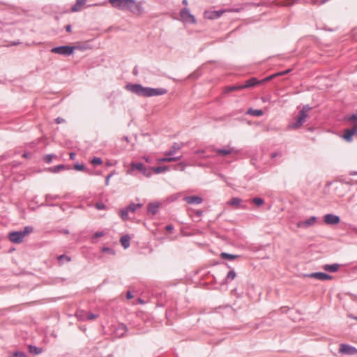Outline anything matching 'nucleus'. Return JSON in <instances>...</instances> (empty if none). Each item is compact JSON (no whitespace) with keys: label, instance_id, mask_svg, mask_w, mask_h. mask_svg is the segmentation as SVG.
<instances>
[{"label":"nucleus","instance_id":"f257e3e1","mask_svg":"<svg viewBox=\"0 0 357 357\" xmlns=\"http://www.w3.org/2000/svg\"><path fill=\"white\" fill-rule=\"evenodd\" d=\"M125 88L128 91L143 97L162 96L167 93V90L164 88L144 87L139 84H128L126 85Z\"/></svg>","mask_w":357,"mask_h":357},{"label":"nucleus","instance_id":"f03ea898","mask_svg":"<svg viewBox=\"0 0 357 357\" xmlns=\"http://www.w3.org/2000/svg\"><path fill=\"white\" fill-rule=\"evenodd\" d=\"M109 2L113 8L119 10H128L132 13H141L142 11V7L135 0H109Z\"/></svg>","mask_w":357,"mask_h":357},{"label":"nucleus","instance_id":"7ed1b4c3","mask_svg":"<svg viewBox=\"0 0 357 357\" xmlns=\"http://www.w3.org/2000/svg\"><path fill=\"white\" fill-rule=\"evenodd\" d=\"M33 228L31 226H26L22 231H15L9 233V240L14 243H20L24 237L32 233Z\"/></svg>","mask_w":357,"mask_h":357},{"label":"nucleus","instance_id":"20e7f679","mask_svg":"<svg viewBox=\"0 0 357 357\" xmlns=\"http://www.w3.org/2000/svg\"><path fill=\"white\" fill-rule=\"evenodd\" d=\"M138 171L142 175L146 177H150L152 175L151 168H147L143 163L142 162H132L130 163L129 169L127 170V174L130 175H135V171Z\"/></svg>","mask_w":357,"mask_h":357},{"label":"nucleus","instance_id":"39448f33","mask_svg":"<svg viewBox=\"0 0 357 357\" xmlns=\"http://www.w3.org/2000/svg\"><path fill=\"white\" fill-rule=\"evenodd\" d=\"M310 109L311 108L309 105H304L302 109L299 112L296 121L294 123H293L290 126V127L294 129H298L301 128L302 125L305 123L307 117V113Z\"/></svg>","mask_w":357,"mask_h":357},{"label":"nucleus","instance_id":"423d86ee","mask_svg":"<svg viewBox=\"0 0 357 357\" xmlns=\"http://www.w3.org/2000/svg\"><path fill=\"white\" fill-rule=\"evenodd\" d=\"M74 50L75 47L73 46L63 45L53 47L51 50V52L67 56L71 55Z\"/></svg>","mask_w":357,"mask_h":357},{"label":"nucleus","instance_id":"0eeeda50","mask_svg":"<svg viewBox=\"0 0 357 357\" xmlns=\"http://www.w3.org/2000/svg\"><path fill=\"white\" fill-rule=\"evenodd\" d=\"M180 17L181 20L185 23L195 24L196 20L193 15H192L187 8H183L180 11Z\"/></svg>","mask_w":357,"mask_h":357},{"label":"nucleus","instance_id":"6e6552de","mask_svg":"<svg viewBox=\"0 0 357 357\" xmlns=\"http://www.w3.org/2000/svg\"><path fill=\"white\" fill-rule=\"evenodd\" d=\"M306 278H314L319 280H330L333 279V277L327 273H321V272H316L312 273L309 274H305L304 275Z\"/></svg>","mask_w":357,"mask_h":357},{"label":"nucleus","instance_id":"1a4fd4ad","mask_svg":"<svg viewBox=\"0 0 357 357\" xmlns=\"http://www.w3.org/2000/svg\"><path fill=\"white\" fill-rule=\"evenodd\" d=\"M324 222L328 225H336L340 222V218L338 215L328 213L324 216Z\"/></svg>","mask_w":357,"mask_h":357},{"label":"nucleus","instance_id":"9d476101","mask_svg":"<svg viewBox=\"0 0 357 357\" xmlns=\"http://www.w3.org/2000/svg\"><path fill=\"white\" fill-rule=\"evenodd\" d=\"M339 352L349 355H355L357 354V349L349 344H341Z\"/></svg>","mask_w":357,"mask_h":357},{"label":"nucleus","instance_id":"9b49d317","mask_svg":"<svg viewBox=\"0 0 357 357\" xmlns=\"http://www.w3.org/2000/svg\"><path fill=\"white\" fill-rule=\"evenodd\" d=\"M213 151L220 155L226 156L232 153H237L238 151L233 147L227 146L223 149H213Z\"/></svg>","mask_w":357,"mask_h":357},{"label":"nucleus","instance_id":"f8f14e48","mask_svg":"<svg viewBox=\"0 0 357 357\" xmlns=\"http://www.w3.org/2000/svg\"><path fill=\"white\" fill-rule=\"evenodd\" d=\"M316 221L317 218L315 216H312L304 221L298 222L297 223V227L301 228H307L314 225Z\"/></svg>","mask_w":357,"mask_h":357},{"label":"nucleus","instance_id":"ddd939ff","mask_svg":"<svg viewBox=\"0 0 357 357\" xmlns=\"http://www.w3.org/2000/svg\"><path fill=\"white\" fill-rule=\"evenodd\" d=\"M259 83H260V82H259V80H257V78L252 77V78L246 80L245 82V84H239V86L238 88L243 89H248V88L255 86V85H257V84H259Z\"/></svg>","mask_w":357,"mask_h":357},{"label":"nucleus","instance_id":"4468645a","mask_svg":"<svg viewBox=\"0 0 357 357\" xmlns=\"http://www.w3.org/2000/svg\"><path fill=\"white\" fill-rule=\"evenodd\" d=\"M183 200L189 204H200L203 202V199L199 196L185 197Z\"/></svg>","mask_w":357,"mask_h":357},{"label":"nucleus","instance_id":"2eb2a0df","mask_svg":"<svg viewBox=\"0 0 357 357\" xmlns=\"http://www.w3.org/2000/svg\"><path fill=\"white\" fill-rule=\"evenodd\" d=\"M356 130L354 126L351 129H346L342 137L347 142H351L352 141V137L356 135Z\"/></svg>","mask_w":357,"mask_h":357},{"label":"nucleus","instance_id":"dca6fc26","mask_svg":"<svg viewBox=\"0 0 357 357\" xmlns=\"http://www.w3.org/2000/svg\"><path fill=\"white\" fill-rule=\"evenodd\" d=\"M182 146L176 142H174L169 150L164 153L166 156L173 157V155L181 149Z\"/></svg>","mask_w":357,"mask_h":357},{"label":"nucleus","instance_id":"f3484780","mask_svg":"<svg viewBox=\"0 0 357 357\" xmlns=\"http://www.w3.org/2000/svg\"><path fill=\"white\" fill-rule=\"evenodd\" d=\"M182 158V155L179 156H175V157H170V156H166L164 158H158V162H176L178 161Z\"/></svg>","mask_w":357,"mask_h":357},{"label":"nucleus","instance_id":"a211bd4d","mask_svg":"<svg viewBox=\"0 0 357 357\" xmlns=\"http://www.w3.org/2000/svg\"><path fill=\"white\" fill-rule=\"evenodd\" d=\"M340 268V264H325L323 266L322 268L328 272L335 273L338 271Z\"/></svg>","mask_w":357,"mask_h":357},{"label":"nucleus","instance_id":"6ab92c4d","mask_svg":"<svg viewBox=\"0 0 357 357\" xmlns=\"http://www.w3.org/2000/svg\"><path fill=\"white\" fill-rule=\"evenodd\" d=\"M86 2V0H76V3L71 8V11L74 13L79 11Z\"/></svg>","mask_w":357,"mask_h":357},{"label":"nucleus","instance_id":"aec40b11","mask_svg":"<svg viewBox=\"0 0 357 357\" xmlns=\"http://www.w3.org/2000/svg\"><path fill=\"white\" fill-rule=\"evenodd\" d=\"M241 202H242V200L240 198H238V197H233L232 199H231L228 202L227 204L229 205H231V206H235L240 207L241 208L245 209V206L241 205Z\"/></svg>","mask_w":357,"mask_h":357},{"label":"nucleus","instance_id":"412c9836","mask_svg":"<svg viewBox=\"0 0 357 357\" xmlns=\"http://www.w3.org/2000/svg\"><path fill=\"white\" fill-rule=\"evenodd\" d=\"M158 208H159L158 204L149 203L148 205V211L153 215H155V213H157Z\"/></svg>","mask_w":357,"mask_h":357},{"label":"nucleus","instance_id":"4be33fe9","mask_svg":"<svg viewBox=\"0 0 357 357\" xmlns=\"http://www.w3.org/2000/svg\"><path fill=\"white\" fill-rule=\"evenodd\" d=\"M127 331V326L125 324H121L119 326L118 328L116 329V334L119 337H122L125 335Z\"/></svg>","mask_w":357,"mask_h":357},{"label":"nucleus","instance_id":"5701e85b","mask_svg":"<svg viewBox=\"0 0 357 357\" xmlns=\"http://www.w3.org/2000/svg\"><path fill=\"white\" fill-rule=\"evenodd\" d=\"M120 242L125 249L128 248L130 246V236L128 235L121 236Z\"/></svg>","mask_w":357,"mask_h":357},{"label":"nucleus","instance_id":"b1692460","mask_svg":"<svg viewBox=\"0 0 357 357\" xmlns=\"http://www.w3.org/2000/svg\"><path fill=\"white\" fill-rule=\"evenodd\" d=\"M151 173L153 172L155 174H160L163 172L168 171L169 167L168 166H159L156 167H151Z\"/></svg>","mask_w":357,"mask_h":357},{"label":"nucleus","instance_id":"393cba45","mask_svg":"<svg viewBox=\"0 0 357 357\" xmlns=\"http://www.w3.org/2000/svg\"><path fill=\"white\" fill-rule=\"evenodd\" d=\"M220 257L223 259H228V260H234L235 259H237L239 256L232 254H229L227 252H222L220 254Z\"/></svg>","mask_w":357,"mask_h":357},{"label":"nucleus","instance_id":"a878e982","mask_svg":"<svg viewBox=\"0 0 357 357\" xmlns=\"http://www.w3.org/2000/svg\"><path fill=\"white\" fill-rule=\"evenodd\" d=\"M142 206L141 204H134L132 203L129 204L126 208L128 212L135 213L136 210Z\"/></svg>","mask_w":357,"mask_h":357},{"label":"nucleus","instance_id":"bb28decb","mask_svg":"<svg viewBox=\"0 0 357 357\" xmlns=\"http://www.w3.org/2000/svg\"><path fill=\"white\" fill-rule=\"evenodd\" d=\"M247 113L255 116H260L263 115V111L261 109H254L252 108H250Z\"/></svg>","mask_w":357,"mask_h":357},{"label":"nucleus","instance_id":"cd10ccee","mask_svg":"<svg viewBox=\"0 0 357 357\" xmlns=\"http://www.w3.org/2000/svg\"><path fill=\"white\" fill-rule=\"evenodd\" d=\"M224 12L225 10L214 11L213 13H210L209 15H208V13H206V15L209 19L219 18Z\"/></svg>","mask_w":357,"mask_h":357},{"label":"nucleus","instance_id":"c85d7f7f","mask_svg":"<svg viewBox=\"0 0 357 357\" xmlns=\"http://www.w3.org/2000/svg\"><path fill=\"white\" fill-rule=\"evenodd\" d=\"M29 350L30 353L34 354H39L42 353V351H43V349L41 348L33 346V345L29 346Z\"/></svg>","mask_w":357,"mask_h":357},{"label":"nucleus","instance_id":"c756f323","mask_svg":"<svg viewBox=\"0 0 357 357\" xmlns=\"http://www.w3.org/2000/svg\"><path fill=\"white\" fill-rule=\"evenodd\" d=\"M251 202L254 203L257 206H260L264 204V200L261 197H255L251 199Z\"/></svg>","mask_w":357,"mask_h":357},{"label":"nucleus","instance_id":"7c9ffc66","mask_svg":"<svg viewBox=\"0 0 357 357\" xmlns=\"http://www.w3.org/2000/svg\"><path fill=\"white\" fill-rule=\"evenodd\" d=\"M128 213L129 212L126 208H123L120 211V215L123 220H127L129 218Z\"/></svg>","mask_w":357,"mask_h":357},{"label":"nucleus","instance_id":"2f4dec72","mask_svg":"<svg viewBox=\"0 0 357 357\" xmlns=\"http://www.w3.org/2000/svg\"><path fill=\"white\" fill-rule=\"evenodd\" d=\"M345 119L347 120L348 121H351L353 126L357 123V116L355 115V114L347 115L345 117Z\"/></svg>","mask_w":357,"mask_h":357},{"label":"nucleus","instance_id":"473e14b6","mask_svg":"<svg viewBox=\"0 0 357 357\" xmlns=\"http://www.w3.org/2000/svg\"><path fill=\"white\" fill-rule=\"evenodd\" d=\"M65 169V166L63 165H59L56 166H54L50 169V171L54 173H57L61 170H63Z\"/></svg>","mask_w":357,"mask_h":357},{"label":"nucleus","instance_id":"72a5a7b5","mask_svg":"<svg viewBox=\"0 0 357 357\" xmlns=\"http://www.w3.org/2000/svg\"><path fill=\"white\" fill-rule=\"evenodd\" d=\"M236 278V273L234 270H231L226 276V280H233Z\"/></svg>","mask_w":357,"mask_h":357},{"label":"nucleus","instance_id":"f704fd0d","mask_svg":"<svg viewBox=\"0 0 357 357\" xmlns=\"http://www.w3.org/2000/svg\"><path fill=\"white\" fill-rule=\"evenodd\" d=\"M56 157L54 154H48L43 157V160L45 162L50 164L52 162L53 158Z\"/></svg>","mask_w":357,"mask_h":357},{"label":"nucleus","instance_id":"c9c22d12","mask_svg":"<svg viewBox=\"0 0 357 357\" xmlns=\"http://www.w3.org/2000/svg\"><path fill=\"white\" fill-rule=\"evenodd\" d=\"M77 317L79 320L86 321V312L83 310L78 311L77 313Z\"/></svg>","mask_w":357,"mask_h":357},{"label":"nucleus","instance_id":"e433bc0d","mask_svg":"<svg viewBox=\"0 0 357 357\" xmlns=\"http://www.w3.org/2000/svg\"><path fill=\"white\" fill-rule=\"evenodd\" d=\"M98 317V315L91 312H86V320H93Z\"/></svg>","mask_w":357,"mask_h":357},{"label":"nucleus","instance_id":"4c0bfd02","mask_svg":"<svg viewBox=\"0 0 357 357\" xmlns=\"http://www.w3.org/2000/svg\"><path fill=\"white\" fill-rule=\"evenodd\" d=\"M75 169L76 170H78V171H86L89 174H90L89 170L86 169L85 166L83 164H76V165H75Z\"/></svg>","mask_w":357,"mask_h":357},{"label":"nucleus","instance_id":"58836bf2","mask_svg":"<svg viewBox=\"0 0 357 357\" xmlns=\"http://www.w3.org/2000/svg\"><path fill=\"white\" fill-rule=\"evenodd\" d=\"M91 162L93 165H98L102 164V160L100 158L95 157L91 160Z\"/></svg>","mask_w":357,"mask_h":357},{"label":"nucleus","instance_id":"ea45409f","mask_svg":"<svg viewBox=\"0 0 357 357\" xmlns=\"http://www.w3.org/2000/svg\"><path fill=\"white\" fill-rule=\"evenodd\" d=\"M95 207L98 210H103V209L106 208L105 204L104 203H102V202H97L95 204Z\"/></svg>","mask_w":357,"mask_h":357},{"label":"nucleus","instance_id":"a19ab883","mask_svg":"<svg viewBox=\"0 0 357 357\" xmlns=\"http://www.w3.org/2000/svg\"><path fill=\"white\" fill-rule=\"evenodd\" d=\"M58 260L61 262L63 259H65L66 261H70V257L68 256H66L65 255H61L59 257H57Z\"/></svg>","mask_w":357,"mask_h":357},{"label":"nucleus","instance_id":"79ce46f5","mask_svg":"<svg viewBox=\"0 0 357 357\" xmlns=\"http://www.w3.org/2000/svg\"><path fill=\"white\" fill-rule=\"evenodd\" d=\"M238 86H239V84L238 85H236V86H228L227 88L226 91L227 92H230V91H236V90H242L243 89H238Z\"/></svg>","mask_w":357,"mask_h":357},{"label":"nucleus","instance_id":"37998d69","mask_svg":"<svg viewBox=\"0 0 357 357\" xmlns=\"http://www.w3.org/2000/svg\"><path fill=\"white\" fill-rule=\"evenodd\" d=\"M115 174L116 172L114 171L106 176L105 181L106 185H109L110 178L113 176Z\"/></svg>","mask_w":357,"mask_h":357},{"label":"nucleus","instance_id":"c03bdc74","mask_svg":"<svg viewBox=\"0 0 357 357\" xmlns=\"http://www.w3.org/2000/svg\"><path fill=\"white\" fill-rule=\"evenodd\" d=\"M13 357H26V355L24 352L16 351L13 354Z\"/></svg>","mask_w":357,"mask_h":357},{"label":"nucleus","instance_id":"a18cd8bd","mask_svg":"<svg viewBox=\"0 0 357 357\" xmlns=\"http://www.w3.org/2000/svg\"><path fill=\"white\" fill-rule=\"evenodd\" d=\"M105 235L104 231H97L93 235V238H96Z\"/></svg>","mask_w":357,"mask_h":357},{"label":"nucleus","instance_id":"49530a36","mask_svg":"<svg viewBox=\"0 0 357 357\" xmlns=\"http://www.w3.org/2000/svg\"><path fill=\"white\" fill-rule=\"evenodd\" d=\"M58 198V196L57 195H55V196H53L52 195H46V199L48 200V199H56Z\"/></svg>","mask_w":357,"mask_h":357},{"label":"nucleus","instance_id":"de8ad7c7","mask_svg":"<svg viewBox=\"0 0 357 357\" xmlns=\"http://www.w3.org/2000/svg\"><path fill=\"white\" fill-rule=\"evenodd\" d=\"M102 252L114 254V251L109 248H103Z\"/></svg>","mask_w":357,"mask_h":357},{"label":"nucleus","instance_id":"09e8293b","mask_svg":"<svg viewBox=\"0 0 357 357\" xmlns=\"http://www.w3.org/2000/svg\"><path fill=\"white\" fill-rule=\"evenodd\" d=\"M55 122L58 124L65 122V120L61 117H57L55 119Z\"/></svg>","mask_w":357,"mask_h":357},{"label":"nucleus","instance_id":"8fccbe9b","mask_svg":"<svg viewBox=\"0 0 357 357\" xmlns=\"http://www.w3.org/2000/svg\"><path fill=\"white\" fill-rule=\"evenodd\" d=\"M165 229H166V230H167V231H172L173 230L174 227H173V226H172V225H167V226L165 227Z\"/></svg>","mask_w":357,"mask_h":357},{"label":"nucleus","instance_id":"3c124183","mask_svg":"<svg viewBox=\"0 0 357 357\" xmlns=\"http://www.w3.org/2000/svg\"><path fill=\"white\" fill-rule=\"evenodd\" d=\"M204 153H205V151L203 149L197 150V151H195V154H196V155L203 154Z\"/></svg>","mask_w":357,"mask_h":357},{"label":"nucleus","instance_id":"603ef678","mask_svg":"<svg viewBox=\"0 0 357 357\" xmlns=\"http://www.w3.org/2000/svg\"><path fill=\"white\" fill-rule=\"evenodd\" d=\"M271 80V77H266V78H264V79L262 80H260V83H264V82H268Z\"/></svg>","mask_w":357,"mask_h":357},{"label":"nucleus","instance_id":"864d4df0","mask_svg":"<svg viewBox=\"0 0 357 357\" xmlns=\"http://www.w3.org/2000/svg\"><path fill=\"white\" fill-rule=\"evenodd\" d=\"M66 30L67 32L70 33L72 31L71 25L68 24L66 26Z\"/></svg>","mask_w":357,"mask_h":357},{"label":"nucleus","instance_id":"5fc2aeb1","mask_svg":"<svg viewBox=\"0 0 357 357\" xmlns=\"http://www.w3.org/2000/svg\"><path fill=\"white\" fill-rule=\"evenodd\" d=\"M132 297H133V296H132V295L131 292H130V291H128V292H127V294H126V298H127V299H130V298H132Z\"/></svg>","mask_w":357,"mask_h":357},{"label":"nucleus","instance_id":"6e6d98bb","mask_svg":"<svg viewBox=\"0 0 357 357\" xmlns=\"http://www.w3.org/2000/svg\"><path fill=\"white\" fill-rule=\"evenodd\" d=\"M20 43H21L20 41L17 40L15 42H13L11 44L8 45L7 46L17 45H20Z\"/></svg>","mask_w":357,"mask_h":357},{"label":"nucleus","instance_id":"4d7b16f0","mask_svg":"<svg viewBox=\"0 0 357 357\" xmlns=\"http://www.w3.org/2000/svg\"><path fill=\"white\" fill-rule=\"evenodd\" d=\"M195 214H196L198 217H200V216H202V214H203V211H200V210H199V211H196Z\"/></svg>","mask_w":357,"mask_h":357},{"label":"nucleus","instance_id":"13d9d810","mask_svg":"<svg viewBox=\"0 0 357 357\" xmlns=\"http://www.w3.org/2000/svg\"><path fill=\"white\" fill-rule=\"evenodd\" d=\"M143 158H144V160L146 162H149V163H151V159L149 157H146V156H144Z\"/></svg>","mask_w":357,"mask_h":357},{"label":"nucleus","instance_id":"bf43d9fd","mask_svg":"<svg viewBox=\"0 0 357 357\" xmlns=\"http://www.w3.org/2000/svg\"><path fill=\"white\" fill-rule=\"evenodd\" d=\"M75 155H76V154H75V153H70V158L71 160H74V159H75Z\"/></svg>","mask_w":357,"mask_h":357},{"label":"nucleus","instance_id":"052dcab7","mask_svg":"<svg viewBox=\"0 0 357 357\" xmlns=\"http://www.w3.org/2000/svg\"><path fill=\"white\" fill-rule=\"evenodd\" d=\"M30 155V153H24L22 154V157L24 158H28Z\"/></svg>","mask_w":357,"mask_h":357},{"label":"nucleus","instance_id":"680f3d73","mask_svg":"<svg viewBox=\"0 0 357 357\" xmlns=\"http://www.w3.org/2000/svg\"><path fill=\"white\" fill-rule=\"evenodd\" d=\"M275 74H276V77H278V76H281V75H285V73H284V71H282V72H279V73H275Z\"/></svg>","mask_w":357,"mask_h":357},{"label":"nucleus","instance_id":"e2e57ef3","mask_svg":"<svg viewBox=\"0 0 357 357\" xmlns=\"http://www.w3.org/2000/svg\"><path fill=\"white\" fill-rule=\"evenodd\" d=\"M280 155V154H279V153H273L271 154V158H274L277 157V156H278V155Z\"/></svg>","mask_w":357,"mask_h":357},{"label":"nucleus","instance_id":"0e129e2a","mask_svg":"<svg viewBox=\"0 0 357 357\" xmlns=\"http://www.w3.org/2000/svg\"><path fill=\"white\" fill-rule=\"evenodd\" d=\"M329 0H321L319 4L321 5V4H324L325 3H326L327 1H328Z\"/></svg>","mask_w":357,"mask_h":357},{"label":"nucleus","instance_id":"69168bd1","mask_svg":"<svg viewBox=\"0 0 357 357\" xmlns=\"http://www.w3.org/2000/svg\"><path fill=\"white\" fill-rule=\"evenodd\" d=\"M182 3H183L184 6H188V0H183V1H182Z\"/></svg>","mask_w":357,"mask_h":357},{"label":"nucleus","instance_id":"338daca9","mask_svg":"<svg viewBox=\"0 0 357 357\" xmlns=\"http://www.w3.org/2000/svg\"><path fill=\"white\" fill-rule=\"evenodd\" d=\"M349 174L351 176L357 175V172H351Z\"/></svg>","mask_w":357,"mask_h":357},{"label":"nucleus","instance_id":"774afa93","mask_svg":"<svg viewBox=\"0 0 357 357\" xmlns=\"http://www.w3.org/2000/svg\"><path fill=\"white\" fill-rule=\"evenodd\" d=\"M269 77H271V79H273L274 77H276V74H273V75H271L270 76H268Z\"/></svg>","mask_w":357,"mask_h":357}]
</instances>
